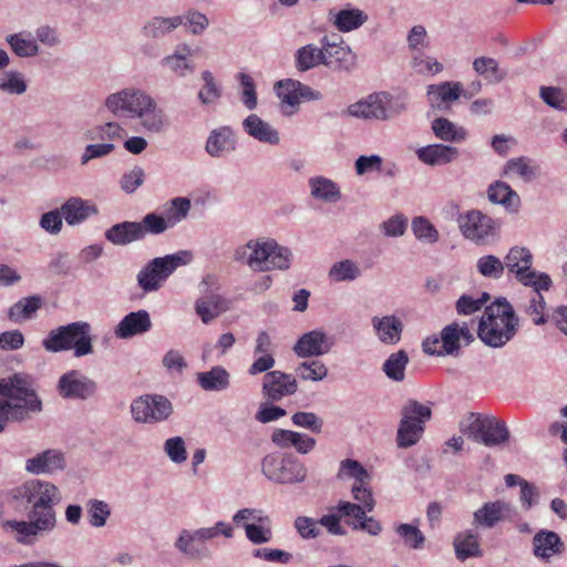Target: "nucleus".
I'll return each instance as SVG.
<instances>
[{
  "label": "nucleus",
  "mask_w": 567,
  "mask_h": 567,
  "mask_svg": "<svg viewBox=\"0 0 567 567\" xmlns=\"http://www.w3.org/2000/svg\"><path fill=\"white\" fill-rule=\"evenodd\" d=\"M189 257V252L178 251L152 259L136 276L138 287L145 293L157 291L179 266L187 264Z\"/></svg>",
  "instance_id": "8"
},
{
  "label": "nucleus",
  "mask_w": 567,
  "mask_h": 567,
  "mask_svg": "<svg viewBox=\"0 0 567 567\" xmlns=\"http://www.w3.org/2000/svg\"><path fill=\"white\" fill-rule=\"evenodd\" d=\"M455 556L460 561L468 558H480L483 550L480 544V534L473 529H466L455 535L453 540Z\"/></svg>",
  "instance_id": "27"
},
{
  "label": "nucleus",
  "mask_w": 567,
  "mask_h": 567,
  "mask_svg": "<svg viewBox=\"0 0 567 567\" xmlns=\"http://www.w3.org/2000/svg\"><path fill=\"white\" fill-rule=\"evenodd\" d=\"M137 117L141 120L142 126L152 133H159L167 125L163 111L157 109L154 100L153 105L146 106Z\"/></svg>",
  "instance_id": "50"
},
{
  "label": "nucleus",
  "mask_w": 567,
  "mask_h": 567,
  "mask_svg": "<svg viewBox=\"0 0 567 567\" xmlns=\"http://www.w3.org/2000/svg\"><path fill=\"white\" fill-rule=\"evenodd\" d=\"M412 230L414 236L421 241L434 244L439 240V231L434 225L423 216L415 217L412 220Z\"/></svg>",
  "instance_id": "58"
},
{
  "label": "nucleus",
  "mask_w": 567,
  "mask_h": 567,
  "mask_svg": "<svg viewBox=\"0 0 567 567\" xmlns=\"http://www.w3.org/2000/svg\"><path fill=\"white\" fill-rule=\"evenodd\" d=\"M477 271L492 279H499L504 274V261L494 255H486L481 257L476 264Z\"/></svg>",
  "instance_id": "57"
},
{
  "label": "nucleus",
  "mask_w": 567,
  "mask_h": 567,
  "mask_svg": "<svg viewBox=\"0 0 567 567\" xmlns=\"http://www.w3.org/2000/svg\"><path fill=\"white\" fill-rule=\"evenodd\" d=\"M42 306V299L39 296L22 298L12 305L8 317L11 321L20 322L30 319Z\"/></svg>",
  "instance_id": "45"
},
{
  "label": "nucleus",
  "mask_w": 567,
  "mask_h": 567,
  "mask_svg": "<svg viewBox=\"0 0 567 567\" xmlns=\"http://www.w3.org/2000/svg\"><path fill=\"white\" fill-rule=\"evenodd\" d=\"M433 134L441 141L461 143L466 140L467 131L446 117H436L431 123Z\"/></svg>",
  "instance_id": "40"
},
{
  "label": "nucleus",
  "mask_w": 567,
  "mask_h": 567,
  "mask_svg": "<svg viewBox=\"0 0 567 567\" xmlns=\"http://www.w3.org/2000/svg\"><path fill=\"white\" fill-rule=\"evenodd\" d=\"M145 179V172L141 166H134L130 172L123 174L120 181L121 189L126 194H133Z\"/></svg>",
  "instance_id": "63"
},
{
  "label": "nucleus",
  "mask_w": 567,
  "mask_h": 567,
  "mask_svg": "<svg viewBox=\"0 0 567 567\" xmlns=\"http://www.w3.org/2000/svg\"><path fill=\"white\" fill-rule=\"evenodd\" d=\"M190 56V47L185 43L178 44L173 54L161 60V65L167 68L176 76L185 78L195 70L194 63L189 60Z\"/></svg>",
  "instance_id": "28"
},
{
  "label": "nucleus",
  "mask_w": 567,
  "mask_h": 567,
  "mask_svg": "<svg viewBox=\"0 0 567 567\" xmlns=\"http://www.w3.org/2000/svg\"><path fill=\"white\" fill-rule=\"evenodd\" d=\"M488 200L502 205L509 213H517L520 206L518 194L505 182L496 181L487 188Z\"/></svg>",
  "instance_id": "33"
},
{
  "label": "nucleus",
  "mask_w": 567,
  "mask_h": 567,
  "mask_svg": "<svg viewBox=\"0 0 567 567\" xmlns=\"http://www.w3.org/2000/svg\"><path fill=\"white\" fill-rule=\"evenodd\" d=\"M152 329L150 313L146 310H137L127 313L115 327L114 333L120 339H130L143 334Z\"/></svg>",
  "instance_id": "22"
},
{
  "label": "nucleus",
  "mask_w": 567,
  "mask_h": 567,
  "mask_svg": "<svg viewBox=\"0 0 567 567\" xmlns=\"http://www.w3.org/2000/svg\"><path fill=\"white\" fill-rule=\"evenodd\" d=\"M296 378L303 381L318 382L327 378L328 368L319 360L305 361L299 363L296 369Z\"/></svg>",
  "instance_id": "53"
},
{
  "label": "nucleus",
  "mask_w": 567,
  "mask_h": 567,
  "mask_svg": "<svg viewBox=\"0 0 567 567\" xmlns=\"http://www.w3.org/2000/svg\"><path fill=\"white\" fill-rule=\"evenodd\" d=\"M153 105V99L143 91L125 89L111 94L105 100V106L113 114L128 113L137 117L146 106Z\"/></svg>",
  "instance_id": "15"
},
{
  "label": "nucleus",
  "mask_w": 567,
  "mask_h": 567,
  "mask_svg": "<svg viewBox=\"0 0 567 567\" xmlns=\"http://www.w3.org/2000/svg\"><path fill=\"white\" fill-rule=\"evenodd\" d=\"M6 41L19 58L37 56L40 52L37 40L32 38L31 33L19 32L10 34L6 38Z\"/></svg>",
  "instance_id": "41"
},
{
  "label": "nucleus",
  "mask_w": 567,
  "mask_h": 567,
  "mask_svg": "<svg viewBox=\"0 0 567 567\" xmlns=\"http://www.w3.org/2000/svg\"><path fill=\"white\" fill-rule=\"evenodd\" d=\"M42 347L51 353L68 350L81 358L93 353L92 327L86 321H75L51 330L42 341Z\"/></svg>",
  "instance_id": "4"
},
{
  "label": "nucleus",
  "mask_w": 567,
  "mask_h": 567,
  "mask_svg": "<svg viewBox=\"0 0 567 567\" xmlns=\"http://www.w3.org/2000/svg\"><path fill=\"white\" fill-rule=\"evenodd\" d=\"M184 22L181 16L161 17L156 16L148 19L141 28V35L148 40L158 43L167 35L174 32Z\"/></svg>",
  "instance_id": "21"
},
{
  "label": "nucleus",
  "mask_w": 567,
  "mask_h": 567,
  "mask_svg": "<svg viewBox=\"0 0 567 567\" xmlns=\"http://www.w3.org/2000/svg\"><path fill=\"white\" fill-rule=\"evenodd\" d=\"M16 492L14 496H55L58 488L48 481L33 478L24 482Z\"/></svg>",
  "instance_id": "52"
},
{
  "label": "nucleus",
  "mask_w": 567,
  "mask_h": 567,
  "mask_svg": "<svg viewBox=\"0 0 567 567\" xmlns=\"http://www.w3.org/2000/svg\"><path fill=\"white\" fill-rule=\"evenodd\" d=\"M195 310L202 321L207 324L228 310V301L220 295L210 293L197 299Z\"/></svg>",
  "instance_id": "37"
},
{
  "label": "nucleus",
  "mask_w": 567,
  "mask_h": 567,
  "mask_svg": "<svg viewBox=\"0 0 567 567\" xmlns=\"http://www.w3.org/2000/svg\"><path fill=\"white\" fill-rule=\"evenodd\" d=\"M371 323L382 343L396 344L401 340L403 323L396 316H375L371 319Z\"/></svg>",
  "instance_id": "29"
},
{
  "label": "nucleus",
  "mask_w": 567,
  "mask_h": 567,
  "mask_svg": "<svg viewBox=\"0 0 567 567\" xmlns=\"http://www.w3.org/2000/svg\"><path fill=\"white\" fill-rule=\"evenodd\" d=\"M380 99L382 100V111L384 116L382 121H390L401 116L408 111L409 99L406 95H392L389 92H380Z\"/></svg>",
  "instance_id": "46"
},
{
  "label": "nucleus",
  "mask_w": 567,
  "mask_h": 567,
  "mask_svg": "<svg viewBox=\"0 0 567 567\" xmlns=\"http://www.w3.org/2000/svg\"><path fill=\"white\" fill-rule=\"evenodd\" d=\"M532 161L528 157L520 156L511 158L506 162L503 168V176L516 174L525 182H532L538 174V166L530 165Z\"/></svg>",
  "instance_id": "49"
},
{
  "label": "nucleus",
  "mask_w": 567,
  "mask_h": 567,
  "mask_svg": "<svg viewBox=\"0 0 567 567\" xmlns=\"http://www.w3.org/2000/svg\"><path fill=\"white\" fill-rule=\"evenodd\" d=\"M110 514L111 509L107 503L97 498H94L89 503L87 517L92 526H104Z\"/></svg>",
  "instance_id": "60"
},
{
  "label": "nucleus",
  "mask_w": 567,
  "mask_h": 567,
  "mask_svg": "<svg viewBox=\"0 0 567 567\" xmlns=\"http://www.w3.org/2000/svg\"><path fill=\"white\" fill-rule=\"evenodd\" d=\"M276 86L281 102L292 109L298 107L301 101H319L322 97L319 91L292 79L280 80Z\"/></svg>",
  "instance_id": "18"
},
{
  "label": "nucleus",
  "mask_w": 567,
  "mask_h": 567,
  "mask_svg": "<svg viewBox=\"0 0 567 567\" xmlns=\"http://www.w3.org/2000/svg\"><path fill=\"white\" fill-rule=\"evenodd\" d=\"M333 347L331 337L321 329L303 333L295 343L292 350L298 358L320 357L328 353Z\"/></svg>",
  "instance_id": "17"
},
{
  "label": "nucleus",
  "mask_w": 567,
  "mask_h": 567,
  "mask_svg": "<svg viewBox=\"0 0 567 567\" xmlns=\"http://www.w3.org/2000/svg\"><path fill=\"white\" fill-rule=\"evenodd\" d=\"M28 85L24 74L19 71H6L0 75V91L10 95H22Z\"/></svg>",
  "instance_id": "54"
},
{
  "label": "nucleus",
  "mask_w": 567,
  "mask_h": 567,
  "mask_svg": "<svg viewBox=\"0 0 567 567\" xmlns=\"http://www.w3.org/2000/svg\"><path fill=\"white\" fill-rule=\"evenodd\" d=\"M311 196L326 203H336L341 198L340 188L329 178L318 176L309 179Z\"/></svg>",
  "instance_id": "42"
},
{
  "label": "nucleus",
  "mask_w": 567,
  "mask_h": 567,
  "mask_svg": "<svg viewBox=\"0 0 567 567\" xmlns=\"http://www.w3.org/2000/svg\"><path fill=\"white\" fill-rule=\"evenodd\" d=\"M186 535L194 536L193 530L183 529L175 542V548L189 559L204 560L212 557V551L198 538L186 542Z\"/></svg>",
  "instance_id": "38"
},
{
  "label": "nucleus",
  "mask_w": 567,
  "mask_h": 567,
  "mask_svg": "<svg viewBox=\"0 0 567 567\" xmlns=\"http://www.w3.org/2000/svg\"><path fill=\"white\" fill-rule=\"evenodd\" d=\"M196 381L204 391L220 392L229 388L230 374L224 367L215 365L208 371L198 372Z\"/></svg>",
  "instance_id": "34"
},
{
  "label": "nucleus",
  "mask_w": 567,
  "mask_h": 567,
  "mask_svg": "<svg viewBox=\"0 0 567 567\" xmlns=\"http://www.w3.org/2000/svg\"><path fill=\"white\" fill-rule=\"evenodd\" d=\"M28 498V520H7L3 525L12 534L17 543L25 546L33 545L38 538L51 533L56 524V514L53 508L54 498Z\"/></svg>",
  "instance_id": "2"
},
{
  "label": "nucleus",
  "mask_w": 567,
  "mask_h": 567,
  "mask_svg": "<svg viewBox=\"0 0 567 567\" xmlns=\"http://www.w3.org/2000/svg\"><path fill=\"white\" fill-rule=\"evenodd\" d=\"M297 391L298 381L295 374L272 370L264 375L261 393L267 402H279L286 396L293 395Z\"/></svg>",
  "instance_id": "16"
},
{
  "label": "nucleus",
  "mask_w": 567,
  "mask_h": 567,
  "mask_svg": "<svg viewBox=\"0 0 567 567\" xmlns=\"http://www.w3.org/2000/svg\"><path fill=\"white\" fill-rule=\"evenodd\" d=\"M457 322L445 326L441 331V348L440 353L443 355H458L460 352V339L457 334Z\"/></svg>",
  "instance_id": "56"
},
{
  "label": "nucleus",
  "mask_w": 567,
  "mask_h": 567,
  "mask_svg": "<svg viewBox=\"0 0 567 567\" xmlns=\"http://www.w3.org/2000/svg\"><path fill=\"white\" fill-rule=\"evenodd\" d=\"M248 267L255 271L287 270L290 268L292 252L275 239H252Z\"/></svg>",
  "instance_id": "9"
},
{
  "label": "nucleus",
  "mask_w": 567,
  "mask_h": 567,
  "mask_svg": "<svg viewBox=\"0 0 567 567\" xmlns=\"http://www.w3.org/2000/svg\"><path fill=\"white\" fill-rule=\"evenodd\" d=\"M261 472L268 480L279 484L300 483L307 476L306 466L291 453L265 455L261 460Z\"/></svg>",
  "instance_id": "11"
},
{
  "label": "nucleus",
  "mask_w": 567,
  "mask_h": 567,
  "mask_svg": "<svg viewBox=\"0 0 567 567\" xmlns=\"http://www.w3.org/2000/svg\"><path fill=\"white\" fill-rule=\"evenodd\" d=\"M462 84L460 82H442L426 87L430 106L436 112H446L451 103L460 99Z\"/></svg>",
  "instance_id": "19"
},
{
  "label": "nucleus",
  "mask_w": 567,
  "mask_h": 567,
  "mask_svg": "<svg viewBox=\"0 0 567 567\" xmlns=\"http://www.w3.org/2000/svg\"><path fill=\"white\" fill-rule=\"evenodd\" d=\"M61 213L68 225L74 226L85 221L99 213L97 207L80 197L69 198L62 206Z\"/></svg>",
  "instance_id": "31"
},
{
  "label": "nucleus",
  "mask_w": 567,
  "mask_h": 567,
  "mask_svg": "<svg viewBox=\"0 0 567 567\" xmlns=\"http://www.w3.org/2000/svg\"><path fill=\"white\" fill-rule=\"evenodd\" d=\"M539 96L550 107L559 111L567 109V100L564 91L555 86H542Z\"/></svg>",
  "instance_id": "61"
},
{
  "label": "nucleus",
  "mask_w": 567,
  "mask_h": 567,
  "mask_svg": "<svg viewBox=\"0 0 567 567\" xmlns=\"http://www.w3.org/2000/svg\"><path fill=\"white\" fill-rule=\"evenodd\" d=\"M534 554L544 560H549L554 555H558L564 550V544L554 532L542 530L533 538Z\"/></svg>",
  "instance_id": "35"
},
{
  "label": "nucleus",
  "mask_w": 567,
  "mask_h": 567,
  "mask_svg": "<svg viewBox=\"0 0 567 567\" xmlns=\"http://www.w3.org/2000/svg\"><path fill=\"white\" fill-rule=\"evenodd\" d=\"M328 276L336 282L354 281L362 276V271L358 262L351 259H343L331 266Z\"/></svg>",
  "instance_id": "48"
},
{
  "label": "nucleus",
  "mask_w": 567,
  "mask_h": 567,
  "mask_svg": "<svg viewBox=\"0 0 567 567\" xmlns=\"http://www.w3.org/2000/svg\"><path fill=\"white\" fill-rule=\"evenodd\" d=\"M533 255L528 248L513 247L504 258V268L523 286L533 290H549L553 286L551 278L545 272L532 268Z\"/></svg>",
  "instance_id": "6"
},
{
  "label": "nucleus",
  "mask_w": 567,
  "mask_h": 567,
  "mask_svg": "<svg viewBox=\"0 0 567 567\" xmlns=\"http://www.w3.org/2000/svg\"><path fill=\"white\" fill-rule=\"evenodd\" d=\"M237 147V138L230 126L224 125L210 131L205 151L215 158H220L233 153Z\"/></svg>",
  "instance_id": "20"
},
{
  "label": "nucleus",
  "mask_w": 567,
  "mask_h": 567,
  "mask_svg": "<svg viewBox=\"0 0 567 567\" xmlns=\"http://www.w3.org/2000/svg\"><path fill=\"white\" fill-rule=\"evenodd\" d=\"M338 508L344 516L352 518L349 524L354 529H362L372 536L380 534L381 524L373 517H368L361 506L346 502L341 503Z\"/></svg>",
  "instance_id": "30"
},
{
  "label": "nucleus",
  "mask_w": 567,
  "mask_h": 567,
  "mask_svg": "<svg viewBox=\"0 0 567 567\" xmlns=\"http://www.w3.org/2000/svg\"><path fill=\"white\" fill-rule=\"evenodd\" d=\"M456 223L462 236L478 246L492 244L499 237L501 223L478 209L458 214Z\"/></svg>",
  "instance_id": "10"
},
{
  "label": "nucleus",
  "mask_w": 567,
  "mask_h": 567,
  "mask_svg": "<svg viewBox=\"0 0 567 567\" xmlns=\"http://www.w3.org/2000/svg\"><path fill=\"white\" fill-rule=\"evenodd\" d=\"M324 53L322 44L309 43L300 47L295 53V66L299 72H307L323 65Z\"/></svg>",
  "instance_id": "39"
},
{
  "label": "nucleus",
  "mask_w": 567,
  "mask_h": 567,
  "mask_svg": "<svg viewBox=\"0 0 567 567\" xmlns=\"http://www.w3.org/2000/svg\"><path fill=\"white\" fill-rule=\"evenodd\" d=\"M190 200L186 197H175L169 202L166 210V218L169 225L174 227L176 224L185 219L190 210Z\"/></svg>",
  "instance_id": "59"
},
{
  "label": "nucleus",
  "mask_w": 567,
  "mask_h": 567,
  "mask_svg": "<svg viewBox=\"0 0 567 567\" xmlns=\"http://www.w3.org/2000/svg\"><path fill=\"white\" fill-rule=\"evenodd\" d=\"M203 87L198 92V100L202 105H209L217 102L223 94V89L216 81L214 74L206 70L202 72Z\"/></svg>",
  "instance_id": "51"
},
{
  "label": "nucleus",
  "mask_w": 567,
  "mask_h": 567,
  "mask_svg": "<svg viewBox=\"0 0 567 567\" xmlns=\"http://www.w3.org/2000/svg\"><path fill=\"white\" fill-rule=\"evenodd\" d=\"M368 20L367 14L360 9L351 8L340 10L333 20V24L341 32H350L360 28Z\"/></svg>",
  "instance_id": "47"
},
{
  "label": "nucleus",
  "mask_w": 567,
  "mask_h": 567,
  "mask_svg": "<svg viewBox=\"0 0 567 567\" xmlns=\"http://www.w3.org/2000/svg\"><path fill=\"white\" fill-rule=\"evenodd\" d=\"M58 391L63 399L86 401L95 396L97 383L80 370H71L60 377Z\"/></svg>",
  "instance_id": "14"
},
{
  "label": "nucleus",
  "mask_w": 567,
  "mask_h": 567,
  "mask_svg": "<svg viewBox=\"0 0 567 567\" xmlns=\"http://www.w3.org/2000/svg\"><path fill=\"white\" fill-rule=\"evenodd\" d=\"M65 467V457L58 450H47L27 460L25 470L32 474L54 473Z\"/></svg>",
  "instance_id": "25"
},
{
  "label": "nucleus",
  "mask_w": 567,
  "mask_h": 567,
  "mask_svg": "<svg viewBox=\"0 0 567 567\" xmlns=\"http://www.w3.org/2000/svg\"><path fill=\"white\" fill-rule=\"evenodd\" d=\"M320 44L324 53V66L334 72H350L354 68L357 55L338 35H324Z\"/></svg>",
  "instance_id": "13"
},
{
  "label": "nucleus",
  "mask_w": 567,
  "mask_h": 567,
  "mask_svg": "<svg viewBox=\"0 0 567 567\" xmlns=\"http://www.w3.org/2000/svg\"><path fill=\"white\" fill-rule=\"evenodd\" d=\"M473 70L491 83H501L507 76V70L499 68L498 62L489 56L474 59Z\"/></svg>",
  "instance_id": "43"
},
{
  "label": "nucleus",
  "mask_w": 567,
  "mask_h": 567,
  "mask_svg": "<svg viewBox=\"0 0 567 567\" xmlns=\"http://www.w3.org/2000/svg\"><path fill=\"white\" fill-rule=\"evenodd\" d=\"M419 161L429 166H442L456 161L460 156L458 148L446 144H430L420 147L415 152Z\"/></svg>",
  "instance_id": "23"
},
{
  "label": "nucleus",
  "mask_w": 567,
  "mask_h": 567,
  "mask_svg": "<svg viewBox=\"0 0 567 567\" xmlns=\"http://www.w3.org/2000/svg\"><path fill=\"white\" fill-rule=\"evenodd\" d=\"M509 514V506L503 501L488 502L474 513V524L484 528H493Z\"/></svg>",
  "instance_id": "32"
},
{
  "label": "nucleus",
  "mask_w": 567,
  "mask_h": 567,
  "mask_svg": "<svg viewBox=\"0 0 567 567\" xmlns=\"http://www.w3.org/2000/svg\"><path fill=\"white\" fill-rule=\"evenodd\" d=\"M241 125L247 135L260 143L278 145L280 142L279 132L255 113L249 114Z\"/></svg>",
  "instance_id": "24"
},
{
  "label": "nucleus",
  "mask_w": 567,
  "mask_h": 567,
  "mask_svg": "<svg viewBox=\"0 0 567 567\" xmlns=\"http://www.w3.org/2000/svg\"><path fill=\"white\" fill-rule=\"evenodd\" d=\"M137 224H140L142 230V239L146 235H159L172 228L167 218L156 213L146 214Z\"/></svg>",
  "instance_id": "55"
},
{
  "label": "nucleus",
  "mask_w": 567,
  "mask_h": 567,
  "mask_svg": "<svg viewBox=\"0 0 567 567\" xmlns=\"http://www.w3.org/2000/svg\"><path fill=\"white\" fill-rule=\"evenodd\" d=\"M381 102L380 92H375L353 104H350L342 114L361 120L382 121L384 114Z\"/></svg>",
  "instance_id": "26"
},
{
  "label": "nucleus",
  "mask_w": 567,
  "mask_h": 567,
  "mask_svg": "<svg viewBox=\"0 0 567 567\" xmlns=\"http://www.w3.org/2000/svg\"><path fill=\"white\" fill-rule=\"evenodd\" d=\"M296 426L309 430L312 433H320L323 426V420L313 412H296L291 416Z\"/></svg>",
  "instance_id": "62"
},
{
  "label": "nucleus",
  "mask_w": 567,
  "mask_h": 567,
  "mask_svg": "<svg viewBox=\"0 0 567 567\" xmlns=\"http://www.w3.org/2000/svg\"><path fill=\"white\" fill-rule=\"evenodd\" d=\"M42 402L38 398L28 375L14 373L0 380V432L7 421H22L28 412H40Z\"/></svg>",
  "instance_id": "1"
},
{
  "label": "nucleus",
  "mask_w": 567,
  "mask_h": 567,
  "mask_svg": "<svg viewBox=\"0 0 567 567\" xmlns=\"http://www.w3.org/2000/svg\"><path fill=\"white\" fill-rule=\"evenodd\" d=\"M408 227V218L403 214H395L380 224V229L386 237H401Z\"/></svg>",
  "instance_id": "64"
},
{
  "label": "nucleus",
  "mask_w": 567,
  "mask_h": 567,
  "mask_svg": "<svg viewBox=\"0 0 567 567\" xmlns=\"http://www.w3.org/2000/svg\"><path fill=\"white\" fill-rule=\"evenodd\" d=\"M431 406L410 399L401 409V421L396 433V444L401 449L415 445L422 437L424 424L431 419Z\"/></svg>",
  "instance_id": "7"
},
{
  "label": "nucleus",
  "mask_w": 567,
  "mask_h": 567,
  "mask_svg": "<svg viewBox=\"0 0 567 567\" xmlns=\"http://www.w3.org/2000/svg\"><path fill=\"white\" fill-rule=\"evenodd\" d=\"M131 413L137 423H161L173 414V404L162 394H144L133 400Z\"/></svg>",
  "instance_id": "12"
},
{
  "label": "nucleus",
  "mask_w": 567,
  "mask_h": 567,
  "mask_svg": "<svg viewBox=\"0 0 567 567\" xmlns=\"http://www.w3.org/2000/svg\"><path fill=\"white\" fill-rule=\"evenodd\" d=\"M460 431L470 440L486 447H496L506 444L509 440V430L503 420L493 415L468 413L460 422Z\"/></svg>",
  "instance_id": "5"
},
{
  "label": "nucleus",
  "mask_w": 567,
  "mask_h": 567,
  "mask_svg": "<svg viewBox=\"0 0 567 567\" xmlns=\"http://www.w3.org/2000/svg\"><path fill=\"white\" fill-rule=\"evenodd\" d=\"M519 320L506 298H498L485 308L478 322V338L488 347L505 346L518 329Z\"/></svg>",
  "instance_id": "3"
},
{
  "label": "nucleus",
  "mask_w": 567,
  "mask_h": 567,
  "mask_svg": "<svg viewBox=\"0 0 567 567\" xmlns=\"http://www.w3.org/2000/svg\"><path fill=\"white\" fill-rule=\"evenodd\" d=\"M105 238L116 246H126L142 240V230L137 221H122L105 231Z\"/></svg>",
  "instance_id": "36"
},
{
  "label": "nucleus",
  "mask_w": 567,
  "mask_h": 567,
  "mask_svg": "<svg viewBox=\"0 0 567 567\" xmlns=\"http://www.w3.org/2000/svg\"><path fill=\"white\" fill-rule=\"evenodd\" d=\"M409 363V357L405 350H399L391 353L383 362L382 371L394 382H402L405 379V369Z\"/></svg>",
  "instance_id": "44"
}]
</instances>
